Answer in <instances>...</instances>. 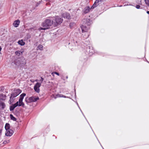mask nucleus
<instances>
[{
	"instance_id": "1",
	"label": "nucleus",
	"mask_w": 149,
	"mask_h": 149,
	"mask_svg": "<svg viewBox=\"0 0 149 149\" xmlns=\"http://www.w3.org/2000/svg\"><path fill=\"white\" fill-rule=\"evenodd\" d=\"M26 63V59L24 57H21L13 60L11 64L15 68L21 69L23 68Z\"/></svg>"
},
{
	"instance_id": "2",
	"label": "nucleus",
	"mask_w": 149,
	"mask_h": 149,
	"mask_svg": "<svg viewBox=\"0 0 149 149\" xmlns=\"http://www.w3.org/2000/svg\"><path fill=\"white\" fill-rule=\"evenodd\" d=\"M82 22L83 24L81 26L82 32H86L90 28V26L92 22L89 19L85 18L83 19Z\"/></svg>"
},
{
	"instance_id": "3",
	"label": "nucleus",
	"mask_w": 149,
	"mask_h": 149,
	"mask_svg": "<svg viewBox=\"0 0 149 149\" xmlns=\"http://www.w3.org/2000/svg\"><path fill=\"white\" fill-rule=\"evenodd\" d=\"M52 19V17H49L45 19L42 24V26L44 28L40 27L39 29L46 30L49 28L52 24H53V20Z\"/></svg>"
},
{
	"instance_id": "4",
	"label": "nucleus",
	"mask_w": 149,
	"mask_h": 149,
	"mask_svg": "<svg viewBox=\"0 0 149 149\" xmlns=\"http://www.w3.org/2000/svg\"><path fill=\"white\" fill-rule=\"evenodd\" d=\"M21 92L22 90L19 89H17L14 90L11 94V96L10 97L9 101L10 103L13 102L14 100L13 98L17 96Z\"/></svg>"
},
{
	"instance_id": "5",
	"label": "nucleus",
	"mask_w": 149,
	"mask_h": 149,
	"mask_svg": "<svg viewBox=\"0 0 149 149\" xmlns=\"http://www.w3.org/2000/svg\"><path fill=\"white\" fill-rule=\"evenodd\" d=\"M53 20V25L54 26H56L58 24L62 23L63 19L60 17L56 16L55 17H52Z\"/></svg>"
},
{
	"instance_id": "6",
	"label": "nucleus",
	"mask_w": 149,
	"mask_h": 149,
	"mask_svg": "<svg viewBox=\"0 0 149 149\" xmlns=\"http://www.w3.org/2000/svg\"><path fill=\"white\" fill-rule=\"evenodd\" d=\"M94 52V51L93 49V47L90 46H88L86 48L85 54L88 55L89 56H91Z\"/></svg>"
},
{
	"instance_id": "7",
	"label": "nucleus",
	"mask_w": 149,
	"mask_h": 149,
	"mask_svg": "<svg viewBox=\"0 0 149 149\" xmlns=\"http://www.w3.org/2000/svg\"><path fill=\"white\" fill-rule=\"evenodd\" d=\"M41 86V83L37 82L34 85L33 88L35 91L38 93H39L40 91L39 88Z\"/></svg>"
},
{
	"instance_id": "8",
	"label": "nucleus",
	"mask_w": 149,
	"mask_h": 149,
	"mask_svg": "<svg viewBox=\"0 0 149 149\" xmlns=\"http://www.w3.org/2000/svg\"><path fill=\"white\" fill-rule=\"evenodd\" d=\"M39 98L38 97H36L34 96H32L29 98V102H35L39 100Z\"/></svg>"
},
{
	"instance_id": "9",
	"label": "nucleus",
	"mask_w": 149,
	"mask_h": 149,
	"mask_svg": "<svg viewBox=\"0 0 149 149\" xmlns=\"http://www.w3.org/2000/svg\"><path fill=\"white\" fill-rule=\"evenodd\" d=\"M14 133V131L11 129L6 130L5 132V135L7 136H10Z\"/></svg>"
},
{
	"instance_id": "10",
	"label": "nucleus",
	"mask_w": 149,
	"mask_h": 149,
	"mask_svg": "<svg viewBox=\"0 0 149 149\" xmlns=\"http://www.w3.org/2000/svg\"><path fill=\"white\" fill-rule=\"evenodd\" d=\"M102 0H96L94 4L93 5V6L91 7L92 8H94L100 4L99 3L100 2H102Z\"/></svg>"
},
{
	"instance_id": "11",
	"label": "nucleus",
	"mask_w": 149,
	"mask_h": 149,
	"mask_svg": "<svg viewBox=\"0 0 149 149\" xmlns=\"http://www.w3.org/2000/svg\"><path fill=\"white\" fill-rule=\"evenodd\" d=\"M91 9H93V8H90L89 6L86 7L83 10V12L85 13H87L89 12Z\"/></svg>"
},
{
	"instance_id": "12",
	"label": "nucleus",
	"mask_w": 149,
	"mask_h": 149,
	"mask_svg": "<svg viewBox=\"0 0 149 149\" xmlns=\"http://www.w3.org/2000/svg\"><path fill=\"white\" fill-rule=\"evenodd\" d=\"M18 103L16 102L15 103L12 104L10 107V111H12L14 110V109L18 106Z\"/></svg>"
},
{
	"instance_id": "13",
	"label": "nucleus",
	"mask_w": 149,
	"mask_h": 149,
	"mask_svg": "<svg viewBox=\"0 0 149 149\" xmlns=\"http://www.w3.org/2000/svg\"><path fill=\"white\" fill-rule=\"evenodd\" d=\"M63 17L68 19H69L70 18V16L69 13H64L62 15Z\"/></svg>"
},
{
	"instance_id": "14",
	"label": "nucleus",
	"mask_w": 149,
	"mask_h": 149,
	"mask_svg": "<svg viewBox=\"0 0 149 149\" xmlns=\"http://www.w3.org/2000/svg\"><path fill=\"white\" fill-rule=\"evenodd\" d=\"M20 23V21L19 19H17L13 23V25L15 27H17L19 25Z\"/></svg>"
},
{
	"instance_id": "15",
	"label": "nucleus",
	"mask_w": 149,
	"mask_h": 149,
	"mask_svg": "<svg viewBox=\"0 0 149 149\" xmlns=\"http://www.w3.org/2000/svg\"><path fill=\"white\" fill-rule=\"evenodd\" d=\"M6 105L3 102H0V110H3L5 107Z\"/></svg>"
},
{
	"instance_id": "16",
	"label": "nucleus",
	"mask_w": 149,
	"mask_h": 149,
	"mask_svg": "<svg viewBox=\"0 0 149 149\" xmlns=\"http://www.w3.org/2000/svg\"><path fill=\"white\" fill-rule=\"evenodd\" d=\"M88 36L89 34L87 33L86 32V33H85L84 35H82V36H81L82 39L83 40H84L88 38Z\"/></svg>"
},
{
	"instance_id": "17",
	"label": "nucleus",
	"mask_w": 149,
	"mask_h": 149,
	"mask_svg": "<svg viewBox=\"0 0 149 149\" xmlns=\"http://www.w3.org/2000/svg\"><path fill=\"white\" fill-rule=\"evenodd\" d=\"M22 100H19V101L17 102H16L18 103V106H24V104L23 102H22Z\"/></svg>"
},
{
	"instance_id": "18",
	"label": "nucleus",
	"mask_w": 149,
	"mask_h": 149,
	"mask_svg": "<svg viewBox=\"0 0 149 149\" xmlns=\"http://www.w3.org/2000/svg\"><path fill=\"white\" fill-rule=\"evenodd\" d=\"M26 95V94L24 93H23L22 94L19 96V100L23 101L24 97Z\"/></svg>"
},
{
	"instance_id": "19",
	"label": "nucleus",
	"mask_w": 149,
	"mask_h": 149,
	"mask_svg": "<svg viewBox=\"0 0 149 149\" xmlns=\"http://www.w3.org/2000/svg\"><path fill=\"white\" fill-rule=\"evenodd\" d=\"M6 96L3 94L0 95V100H5L6 99Z\"/></svg>"
},
{
	"instance_id": "20",
	"label": "nucleus",
	"mask_w": 149,
	"mask_h": 149,
	"mask_svg": "<svg viewBox=\"0 0 149 149\" xmlns=\"http://www.w3.org/2000/svg\"><path fill=\"white\" fill-rule=\"evenodd\" d=\"M18 44L21 45V46H23L25 44V42L23 41V40H19L18 42Z\"/></svg>"
},
{
	"instance_id": "21",
	"label": "nucleus",
	"mask_w": 149,
	"mask_h": 149,
	"mask_svg": "<svg viewBox=\"0 0 149 149\" xmlns=\"http://www.w3.org/2000/svg\"><path fill=\"white\" fill-rule=\"evenodd\" d=\"M10 125L9 123H6L5 126V129L6 130H10Z\"/></svg>"
},
{
	"instance_id": "22",
	"label": "nucleus",
	"mask_w": 149,
	"mask_h": 149,
	"mask_svg": "<svg viewBox=\"0 0 149 149\" xmlns=\"http://www.w3.org/2000/svg\"><path fill=\"white\" fill-rule=\"evenodd\" d=\"M10 119L14 121H16L17 120L16 118L12 114H10Z\"/></svg>"
},
{
	"instance_id": "23",
	"label": "nucleus",
	"mask_w": 149,
	"mask_h": 149,
	"mask_svg": "<svg viewBox=\"0 0 149 149\" xmlns=\"http://www.w3.org/2000/svg\"><path fill=\"white\" fill-rule=\"evenodd\" d=\"M15 53L17 55L19 56L22 54V52L20 51H17L15 52Z\"/></svg>"
},
{
	"instance_id": "24",
	"label": "nucleus",
	"mask_w": 149,
	"mask_h": 149,
	"mask_svg": "<svg viewBox=\"0 0 149 149\" xmlns=\"http://www.w3.org/2000/svg\"><path fill=\"white\" fill-rule=\"evenodd\" d=\"M37 48L38 49H39L41 50H42L43 49V47L42 45H40L38 46Z\"/></svg>"
},
{
	"instance_id": "25",
	"label": "nucleus",
	"mask_w": 149,
	"mask_h": 149,
	"mask_svg": "<svg viewBox=\"0 0 149 149\" xmlns=\"http://www.w3.org/2000/svg\"><path fill=\"white\" fill-rule=\"evenodd\" d=\"M75 25V24L74 23H71L70 24L69 26L70 28L72 29L73 26Z\"/></svg>"
},
{
	"instance_id": "26",
	"label": "nucleus",
	"mask_w": 149,
	"mask_h": 149,
	"mask_svg": "<svg viewBox=\"0 0 149 149\" xmlns=\"http://www.w3.org/2000/svg\"><path fill=\"white\" fill-rule=\"evenodd\" d=\"M136 3L139 4H141V1L142 0H136Z\"/></svg>"
},
{
	"instance_id": "27",
	"label": "nucleus",
	"mask_w": 149,
	"mask_h": 149,
	"mask_svg": "<svg viewBox=\"0 0 149 149\" xmlns=\"http://www.w3.org/2000/svg\"><path fill=\"white\" fill-rule=\"evenodd\" d=\"M146 3L149 6V0H145Z\"/></svg>"
},
{
	"instance_id": "28",
	"label": "nucleus",
	"mask_w": 149,
	"mask_h": 149,
	"mask_svg": "<svg viewBox=\"0 0 149 149\" xmlns=\"http://www.w3.org/2000/svg\"><path fill=\"white\" fill-rule=\"evenodd\" d=\"M9 142V140H8L4 141H3V144H6V143H8Z\"/></svg>"
},
{
	"instance_id": "29",
	"label": "nucleus",
	"mask_w": 149,
	"mask_h": 149,
	"mask_svg": "<svg viewBox=\"0 0 149 149\" xmlns=\"http://www.w3.org/2000/svg\"><path fill=\"white\" fill-rule=\"evenodd\" d=\"M41 2V1H39V2H37L36 4V6L37 7L40 4Z\"/></svg>"
},
{
	"instance_id": "30",
	"label": "nucleus",
	"mask_w": 149,
	"mask_h": 149,
	"mask_svg": "<svg viewBox=\"0 0 149 149\" xmlns=\"http://www.w3.org/2000/svg\"><path fill=\"white\" fill-rule=\"evenodd\" d=\"M136 7L137 9H139L140 8V6L139 5H137L136 6Z\"/></svg>"
},
{
	"instance_id": "31",
	"label": "nucleus",
	"mask_w": 149,
	"mask_h": 149,
	"mask_svg": "<svg viewBox=\"0 0 149 149\" xmlns=\"http://www.w3.org/2000/svg\"><path fill=\"white\" fill-rule=\"evenodd\" d=\"M43 80L44 79L42 77H41V79L39 80V81H40L41 82V83L42 82Z\"/></svg>"
},
{
	"instance_id": "32",
	"label": "nucleus",
	"mask_w": 149,
	"mask_h": 149,
	"mask_svg": "<svg viewBox=\"0 0 149 149\" xmlns=\"http://www.w3.org/2000/svg\"><path fill=\"white\" fill-rule=\"evenodd\" d=\"M62 95L61 94H58L57 95V96H58V97H62Z\"/></svg>"
},
{
	"instance_id": "33",
	"label": "nucleus",
	"mask_w": 149,
	"mask_h": 149,
	"mask_svg": "<svg viewBox=\"0 0 149 149\" xmlns=\"http://www.w3.org/2000/svg\"><path fill=\"white\" fill-rule=\"evenodd\" d=\"M54 73H55L56 74V75H59V74L57 72H54Z\"/></svg>"
},
{
	"instance_id": "34",
	"label": "nucleus",
	"mask_w": 149,
	"mask_h": 149,
	"mask_svg": "<svg viewBox=\"0 0 149 149\" xmlns=\"http://www.w3.org/2000/svg\"><path fill=\"white\" fill-rule=\"evenodd\" d=\"M77 106H78V107H79V108L80 109V110L82 112V111H81V109H80V107H79V106L78 104V103L77 102Z\"/></svg>"
},
{
	"instance_id": "35",
	"label": "nucleus",
	"mask_w": 149,
	"mask_h": 149,
	"mask_svg": "<svg viewBox=\"0 0 149 149\" xmlns=\"http://www.w3.org/2000/svg\"><path fill=\"white\" fill-rule=\"evenodd\" d=\"M62 95V97H64V98H66V96L64 95Z\"/></svg>"
},
{
	"instance_id": "36",
	"label": "nucleus",
	"mask_w": 149,
	"mask_h": 149,
	"mask_svg": "<svg viewBox=\"0 0 149 149\" xmlns=\"http://www.w3.org/2000/svg\"><path fill=\"white\" fill-rule=\"evenodd\" d=\"M1 132H2V130L1 129H0V135L1 134Z\"/></svg>"
},
{
	"instance_id": "37",
	"label": "nucleus",
	"mask_w": 149,
	"mask_h": 149,
	"mask_svg": "<svg viewBox=\"0 0 149 149\" xmlns=\"http://www.w3.org/2000/svg\"><path fill=\"white\" fill-rule=\"evenodd\" d=\"M2 49V48L1 47V46H0V54H1V50Z\"/></svg>"
},
{
	"instance_id": "38",
	"label": "nucleus",
	"mask_w": 149,
	"mask_h": 149,
	"mask_svg": "<svg viewBox=\"0 0 149 149\" xmlns=\"http://www.w3.org/2000/svg\"><path fill=\"white\" fill-rule=\"evenodd\" d=\"M30 81H31V82H32V83H33V82H34V81H33V80H30Z\"/></svg>"
},
{
	"instance_id": "39",
	"label": "nucleus",
	"mask_w": 149,
	"mask_h": 149,
	"mask_svg": "<svg viewBox=\"0 0 149 149\" xmlns=\"http://www.w3.org/2000/svg\"><path fill=\"white\" fill-rule=\"evenodd\" d=\"M61 79H63V80H65V79H64V78L63 77H61Z\"/></svg>"
},
{
	"instance_id": "40",
	"label": "nucleus",
	"mask_w": 149,
	"mask_h": 149,
	"mask_svg": "<svg viewBox=\"0 0 149 149\" xmlns=\"http://www.w3.org/2000/svg\"><path fill=\"white\" fill-rule=\"evenodd\" d=\"M35 81H39V80L37 79H36Z\"/></svg>"
},
{
	"instance_id": "41",
	"label": "nucleus",
	"mask_w": 149,
	"mask_h": 149,
	"mask_svg": "<svg viewBox=\"0 0 149 149\" xmlns=\"http://www.w3.org/2000/svg\"><path fill=\"white\" fill-rule=\"evenodd\" d=\"M2 115V113H1V111H0V116H1Z\"/></svg>"
},
{
	"instance_id": "42",
	"label": "nucleus",
	"mask_w": 149,
	"mask_h": 149,
	"mask_svg": "<svg viewBox=\"0 0 149 149\" xmlns=\"http://www.w3.org/2000/svg\"><path fill=\"white\" fill-rule=\"evenodd\" d=\"M147 13H148V14H149V11H147Z\"/></svg>"
},
{
	"instance_id": "43",
	"label": "nucleus",
	"mask_w": 149,
	"mask_h": 149,
	"mask_svg": "<svg viewBox=\"0 0 149 149\" xmlns=\"http://www.w3.org/2000/svg\"><path fill=\"white\" fill-rule=\"evenodd\" d=\"M68 78V76H67L66 77V79H67Z\"/></svg>"
},
{
	"instance_id": "44",
	"label": "nucleus",
	"mask_w": 149,
	"mask_h": 149,
	"mask_svg": "<svg viewBox=\"0 0 149 149\" xmlns=\"http://www.w3.org/2000/svg\"><path fill=\"white\" fill-rule=\"evenodd\" d=\"M81 112H82V114H83V116H84V114H83V113L82 112H82L81 111Z\"/></svg>"
},
{
	"instance_id": "45",
	"label": "nucleus",
	"mask_w": 149,
	"mask_h": 149,
	"mask_svg": "<svg viewBox=\"0 0 149 149\" xmlns=\"http://www.w3.org/2000/svg\"><path fill=\"white\" fill-rule=\"evenodd\" d=\"M146 60V61H147L148 62V63H149V62L148 61H147V60Z\"/></svg>"
}]
</instances>
